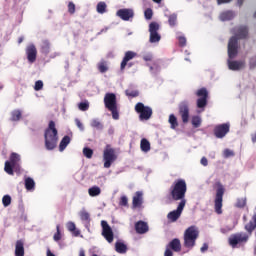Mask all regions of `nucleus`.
Listing matches in <instances>:
<instances>
[{"label":"nucleus","mask_w":256,"mask_h":256,"mask_svg":"<svg viewBox=\"0 0 256 256\" xmlns=\"http://www.w3.org/2000/svg\"><path fill=\"white\" fill-rule=\"evenodd\" d=\"M249 33L246 26L236 27L234 29V36L228 42V60L227 66L230 71H241L245 69V60H233L237 57V41L238 39H245Z\"/></svg>","instance_id":"nucleus-1"},{"label":"nucleus","mask_w":256,"mask_h":256,"mask_svg":"<svg viewBox=\"0 0 256 256\" xmlns=\"http://www.w3.org/2000/svg\"><path fill=\"white\" fill-rule=\"evenodd\" d=\"M45 147L48 151H53L57 147V128H55V122L50 121L48 129L45 132Z\"/></svg>","instance_id":"nucleus-2"},{"label":"nucleus","mask_w":256,"mask_h":256,"mask_svg":"<svg viewBox=\"0 0 256 256\" xmlns=\"http://www.w3.org/2000/svg\"><path fill=\"white\" fill-rule=\"evenodd\" d=\"M198 238L199 228L197 226L188 227L184 232V247L193 249Z\"/></svg>","instance_id":"nucleus-3"},{"label":"nucleus","mask_w":256,"mask_h":256,"mask_svg":"<svg viewBox=\"0 0 256 256\" xmlns=\"http://www.w3.org/2000/svg\"><path fill=\"white\" fill-rule=\"evenodd\" d=\"M185 193H187V183L183 179L174 182L171 190L172 198L175 201L185 200Z\"/></svg>","instance_id":"nucleus-4"},{"label":"nucleus","mask_w":256,"mask_h":256,"mask_svg":"<svg viewBox=\"0 0 256 256\" xmlns=\"http://www.w3.org/2000/svg\"><path fill=\"white\" fill-rule=\"evenodd\" d=\"M104 104L106 109L112 113V119L119 120V110H117V96L114 93H106L104 96Z\"/></svg>","instance_id":"nucleus-5"},{"label":"nucleus","mask_w":256,"mask_h":256,"mask_svg":"<svg viewBox=\"0 0 256 256\" xmlns=\"http://www.w3.org/2000/svg\"><path fill=\"white\" fill-rule=\"evenodd\" d=\"M228 241L229 245H231L233 249H236L237 247H241V245H245V243L249 241V234L245 232L232 234Z\"/></svg>","instance_id":"nucleus-6"},{"label":"nucleus","mask_w":256,"mask_h":256,"mask_svg":"<svg viewBox=\"0 0 256 256\" xmlns=\"http://www.w3.org/2000/svg\"><path fill=\"white\" fill-rule=\"evenodd\" d=\"M223 195H225V187L220 182L216 183L215 211L218 215L223 213Z\"/></svg>","instance_id":"nucleus-7"},{"label":"nucleus","mask_w":256,"mask_h":256,"mask_svg":"<svg viewBox=\"0 0 256 256\" xmlns=\"http://www.w3.org/2000/svg\"><path fill=\"white\" fill-rule=\"evenodd\" d=\"M19 163H21V155L15 152L11 153L10 160L5 162L4 171L8 175H13V169H17Z\"/></svg>","instance_id":"nucleus-8"},{"label":"nucleus","mask_w":256,"mask_h":256,"mask_svg":"<svg viewBox=\"0 0 256 256\" xmlns=\"http://www.w3.org/2000/svg\"><path fill=\"white\" fill-rule=\"evenodd\" d=\"M135 111L139 114L140 121H149L153 115V110L151 107L145 106V104L141 102H138L135 105Z\"/></svg>","instance_id":"nucleus-9"},{"label":"nucleus","mask_w":256,"mask_h":256,"mask_svg":"<svg viewBox=\"0 0 256 256\" xmlns=\"http://www.w3.org/2000/svg\"><path fill=\"white\" fill-rule=\"evenodd\" d=\"M103 161L105 169H109L117 161V154L110 146H107L103 152Z\"/></svg>","instance_id":"nucleus-10"},{"label":"nucleus","mask_w":256,"mask_h":256,"mask_svg":"<svg viewBox=\"0 0 256 256\" xmlns=\"http://www.w3.org/2000/svg\"><path fill=\"white\" fill-rule=\"evenodd\" d=\"M150 43H159L161 41V34H159V24L152 22L149 25Z\"/></svg>","instance_id":"nucleus-11"},{"label":"nucleus","mask_w":256,"mask_h":256,"mask_svg":"<svg viewBox=\"0 0 256 256\" xmlns=\"http://www.w3.org/2000/svg\"><path fill=\"white\" fill-rule=\"evenodd\" d=\"M187 201L186 200H181L180 203L178 204V207L176 210L171 211L168 213L167 218L169 221H172V223H175L179 217H181V214L183 213V209H185Z\"/></svg>","instance_id":"nucleus-12"},{"label":"nucleus","mask_w":256,"mask_h":256,"mask_svg":"<svg viewBox=\"0 0 256 256\" xmlns=\"http://www.w3.org/2000/svg\"><path fill=\"white\" fill-rule=\"evenodd\" d=\"M197 97H200L197 100V107L198 109H205V107H207V97L209 95V92H207L206 88H201L199 90H197L196 92Z\"/></svg>","instance_id":"nucleus-13"},{"label":"nucleus","mask_w":256,"mask_h":256,"mask_svg":"<svg viewBox=\"0 0 256 256\" xmlns=\"http://www.w3.org/2000/svg\"><path fill=\"white\" fill-rule=\"evenodd\" d=\"M101 227H102V236L108 243H113L114 235H113V229H111V226H109V223L107 221L102 220L101 221Z\"/></svg>","instance_id":"nucleus-14"},{"label":"nucleus","mask_w":256,"mask_h":256,"mask_svg":"<svg viewBox=\"0 0 256 256\" xmlns=\"http://www.w3.org/2000/svg\"><path fill=\"white\" fill-rule=\"evenodd\" d=\"M231 128V124L224 123L215 126L214 128V135L217 137V139H223L229 133V129Z\"/></svg>","instance_id":"nucleus-15"},{"label":"nucleus","mask_w":256,"mask_h":256,"mask_svg":"<svg viewBox=\"0 0 256 256\" xmlns=\"http://www.w3.org/2000/svg\"><path fill=\"white\" fill-rule=\"evenodd\" d=\"M25 52L28 62L35 63L37 61V48L33 44H29Z\"/></svg>","instance_id":"nucleus-16"},{"label":"nucleus","mask_w":256,"mask_h":256,"mask_svg":"<svg viewBox=\"0 0 256 256\" xmlns=\"http://www.w3.org/2000/svg\"><path fill=\"white\" fill-rule=\"evenodd\" d=\"M117 17L122 19V21H129V19H133L135 13L133 12V9H120L116 13Z\"/></svg>","instance_id":"nucleus-17"},{"label":"nucleus","mask_w":256,"mask_h":256,"mask_svg":"<svg viewBox=\"0 0 256 256\" xmlns=\"http://www.w3.org/2000/svg\"><path fill=\"white\" fill-rule=\"evenodd\" d=\"M179 113L182 117L183 123H189V106L183 102L179 106Z\"/></svg>","instance_id":"nucleus-18"},{"label":"nucleus","mask_w":256,"mask_h":256,"mask_svg":"<svg viewBox=\"0 0 256 256\" xmlns=\"http://www.w3.org/2000/svg\"><path fill=\"white\" fill-rule=\"evenodd\" d=\"M143 205V192L137 191L132 199V207L134 209H141Z\"/></svg>","instance_id":"nucleus-19"},{"label":"nucleus","mask_w":256,"mask_h":256,"mask_svg":"<svg viewBox=\"0 0 256 256\" xmlns=\"http://www.w3.org/2000/svg\"><path fill=\"white\" fill-rule=\"evenodd\" d=\"M135 57H137V53L133 52V51H127L125 53V56L121 62V69H125V67H127V63H129V61H131V59H135Z\"/></svg>","instance_id":"nucleus-20"},{"label":"nucleus","mask_w":256,"mask_h":256,"mask_svg":"<svg viewBox=\"0 0 256 256\" xmlns=\"http://www.w3.org/2000/svg\"><path fill=\"white\" fill-rule=\"evenodd\" d=\"M135 230L140 235H143V234L147 233V231H149V225H147V223L144 221H138L135 224Z\"/></svg>","instance_id":"nucleus-21"},{"label":"nucleus","mask_w":256,"mask_h":256,"mask_svg":"<svg viewBox=\"0 0 256 256\" xmlns=\"http://www.w3.org/2000/svg\"><path fill=\"white\" fill-rule=\"evenodd\" d=\"M15 256H25V244L23 240H18L15 244Z\"/></svg>","instance_id":"nucleus-22"},{"label":"nucleus","mask_w":256,"mask_h":256,"mask_svg":"<svg viewBox=\"0 0 256 256\" xmlns=\"http://www.w3.org/2000/svg\"><path fill=\"white\" fill-rule=\"evenodd\" d=\"M235 12L232 10H226L220 13L219 19L220 21H231V19H234Z\"/></svg>","instance_id":"nucleus-23"},{"label":"nucleus","mask_w":256,"mask_h":256,"mask_svg":"<svg viewBox=\"0 0 256 256\" xmlns=\"http://www.w3.org/2000/svg\"><path fill=\"white\" fill-rule=\"evenodd\" d=\"M140 149L143 153H149L151 151V143L149 140L143 138L140 142Z\"/></svg>","instance_id":"nucleus-24"},{"label":"nucleus","mask_w":256,"mask_h":256,"mask_svg":"<svg viewBox=\"0 0 256 256\" xmlns=\"http://www.w3.org/2000/svg\"><path fill=\"white\" fill-rule=\"evenodd\" d=\"M69 143H71V137L69 136H64L62 138V140L60 141V144H59V151L61 153H63V150L64 149H67V146L69 145Z\"/></svg>","instance_id":"nucleus-25"},{"label":"nucleus","mask_w":256,"mask_h":256,"mask_svg":"<svg viewBox=\"0 0 256 256\" xmlns=\"http://www.w3.org/2000/svg\"><path fill=\"white\" fill-rule=\"evenodd\" d=\"M79 217H80L81 221H83L84 223L91 222V215L85 209L80 210Z\"/></svg>","instance_id":"nucleus-26"},{"label":"nucleus","mask_w":256,"mask_h":256,"mask_svg":"<svg viewBox=\"0 0 256 256\" xmlns=\"http://www.w3.org/2000/svg\"><path fill=\"white\" fill-rule=\"evenodd\" d=\"M169 247L173 249V251H175L176 253H179V251H181V241L179 239H173L170 243H169Z\"/></svg>","instance_id":"nucleus-27"},{"label":"nucleus","mask_w":256,"mask_h":256,"mask_svg":"<svg viewBox=\"0 0 256 256\" xmlns=\"http://www.w3.org/2000/svg\"><path fill=\"white\" fill-rule=\"evenodd\" d=\"M96 11L99 15H105L107 13V3L101 1L96 5Z\"/></svg>","instance_id":"nucleus-28"},{"label":"nucleus","mask_w":256,"mask_h":256,"mask_svg":"<svg viewBox=\"0 0 256 256\" xmlns=\"http://www.w3.org/2000/svg\"><path fill=\"white\" fill-rule=\"evenodd\" d=\"M22 115H23V112H21V110H19V109L13 110L10 114V120L11 121H21Z\"/></svg>","instance_id":"nucleus-29"},{"label":"nucleus","mask_w":256,"mask_h":256,"mask_svg":"<svg viewBox=\"0 0 256 256\" xmlns=\"http://www.w3.org/2000/svg\"><path fill=\"white\" fill-rule=\"evenodd\" d=\"M25 187L27 191H35V180L31 177L25 178Z\"/></svg>","instance_id":"nucleus-30"},{"label":"nucleus","mask_w":256,"mask_h":256,"mask_svg":"<svg viewBox=\"0 0 256 256\" xmlns=\"http://www.w3.org/2000/svg\"><path fill=\"white\" fill-rule=\"evenodd\" d=\"M255 227H256V214L253 215L252 221H250L249 224L245 226V229L246 231H248L249 235H251Z\"/></svg>","instance_id":"nucleus-31"},{"label":"nucleus","mask_w":256,"mask_h":256,"mask_svg":"<svg viewBox=\"0 0 256 256\" xmlns=\"http://www.w3.org/2000/svg\"><path fill=\"white\" fill-rule=\"evenodd\" d=\"M115 250L117 253L124 254L127 253V245L123 242H116Z\"/></svg>","instance_id":"nucleus-32"},{"label":"nucleus","mask_w":256,"mask_h":256,"mask_svg":"<svg viewBox=\"0 0 256 256\" xmlns=\"http://www.w3.org/2000/svg\"><path fill=\"white\" fill-rule=\"evenodd\" d=\"M88 194L90 197H99V195H101V188L98 186H93L88 189Z\"/></svg>","instance_id":"nucleus-33"},{"label":"nucleus","mask_w":256,"mask_h":256,"mask_svg":"<svg viewBox=\"0 0 256 256\" xmlns=\"http://www.w3.org/2000/svg\"><path fill=\"white\" fill-rule=\"evenodd\" d=\"M169 123L171 125V129H175L179 126V123L177 122V117H175L173 114L169 116Z\"/></svg>","instance_id":"nucleus-34"},{"label":"nucleus","mask_w":256,"mask_h":256,"mask_svg":"<svg viewBox=\"0 0 256 256\" xmlns=\"http://www.w3.org/2000/svg\"><path fill=\"white\" fill-rule=\"evenodd\" d=\"M168 23L170 27H175L177 25V14H171L168 16Z\"/></svg>","instance_id":"nucleus-35"},{"label":"nucleus","mask_w":256,"mask_h":256,"mask_svg":"<svg viewBox=\"0 0 256 256\" xmlns=\"http://www.w3.org/2000/svg\"><path fill=\"white\" fill-rule=\"evenodd\" d=\"M201 117L200 116H193L192 117V125L193 127L197 128V127H201Z\"/></svg>","instance_id":"nucleus-36"},{"label":"nucleus","mask_w":256,"mask_h":256,"mask_svg":"<svg viewBox=\"0 0 256 256\" xmlns=\"http://www.w3.org/2000/svg\"><path fill=\"white\" fill-rule=\"evenodd\" d=\"M94 129H103V124L98 119H93L90 123Z\"/></svg>","instance_id":"nucleus-37"},{"label":"nucleus","mask_w":256,"mask_h":256,"mask_svg":"<svg viewBox=\"0 0 256 256\" xmlns=\"http://www.w3.org/2000/svg\"><path fill=\"white\" fill-rule=\"evenodd\" d=\"M247 205V199L246 198H238L236 201V207L238 208H243Z\"/></svg>","instance_id":"nucleus-38"},{"label":"nucleus","mask_w":256,"mask_h":256,"mask_svg":"<svg viewBox=\"0 0 256 256\" xmlns=\"http://www.w3.org/2000/svg\"><path fill=\"white\" fill-rule=\"evenodd\" d=\"M2 204L4 207H9L11 205V196L10 195H4L2 198Z\"/></svg>","instance_id":"nucleus-39"},{"label":"nucleus","mask_w":256,"mask_h":256,"mask_svg":"<svg viewBox=\"0 0 256 256\" xmlns=\"http://www.w3.org/2000/svg\"><path fill=\"white\" fill-rule=\"evenodd\" d=\"M50 49H51V46H50L49 42L44 41L43 44H42V53L47 55V53H49Z\"/></svg>","instance_id":"nucleus-40"},{"label":"nucleus","mask_w":256,"mask_h":256,"mask_svg":"<svg viewBox=\"0 0 256 256\" xmlns=\"http://www.w3.org/2000/svg\"><path fill=\"white\" fill-rule=\"evenodd\" d=\"M98 69H99L100 73H107L109 67H107V63H105V62H100V63L98 64Z\"/></svg>","instance_id":"nucleus-41"},{"label":"nucleus","mask_w":256,"mask_h":256,"mask_svg":"<svg viewBox=\"0 0 256 256\" xmlns=\"http://www.w3.org/2000/svg\"><path fill=\"white\" fill-rule=\"evenodd\" d=\"M78 108L80 111H87L89 109V102L84 101L78 104Z\"/></svg>","instance_id":"nucleus-42"},{"label":"nucleus","mask_w":256,"mask_h":256,"mask_svg":"<svg viewBox=\"0 0 256 256\" xmlns=\"http://www.w3.org/2000/svg\"><path fill=\"white\" fill-rule=\"evenodd\" d=\"M83 155L86 156L87 159H91L93 157V149L91 148H84Z\"/></svg>","instance_id":"nucleus-43"},{"label":"nucleus","mask_w":256,"mask_h":256,"mask_svg":"<svg viewBox=\"0 0 256 256\" xmlns=\"http://www.w3.org/2000/svg\"><path fill=\"white\" fill-rule=\"evenodd\" d=\"M53 239L54 241H61V230L59 225L56 226V233L54 234Z\"/></svg>","instance_id":"nucleus-44"},{"label":"nucleus","mask_w":256,"mask_h":256,"mask_svg":"<svg viewBox=\"0 0 256 256\" xmlns=\"http://www.w3.org/2000/svg\"><path fill=\"white\" fill-rule=\"evenodd\" d=\"M75 11H76L75 3L69 2V3H68V13H69L70 15H75Z\"/></svg>","instance_id":"nucleus-45"},{"label":"nucleus","mask_w":256,"mask_h":256,"mask_svg":"<svg viewBox=\"0 0 256 256\" xmlns=\"http://www.w3.org/2000/svg\"><path fill=\"white\" fill-rule=\"evenodd\" d=\"M145 19L148 21L153 18V10L151 8H148L144 11Z\"/></svg>","instance_id":"nucleus-46"},{"label":"nucleus","mask_w":256,"mask_h":256,"mask_svg":"<svg viewBox=\"0 0 256 256\" xmlns=\"http://www.w3.org/2000/svg\"><path fill=\"white\" fill-rule=\"evenodd\" d=\"M119 205H121V207H127L129 205V199L127 198V196H122L120 198Z\"/></svg>","instance_id":"nucleus-47"},{"label":"nucleus","mask_w":256,"mask_h":256,"mask_svg":"<svg viewBox=\"0 0 256 256\" xmlns=\"http://www.w3.org/2000/svg\"><path fill=\"white\" fill-rule=\"evenodd\" d=\"M41 89H43V81L38 80V81L35 82L34 90L35 91H41Z\"/></svg>","instance_id":"nucleus-48"},{"label":"nucleus","mask_w":256,"mask_h":256,"mask_svg":"<svg viewBox=\"0 0 256 256\" xmlns=\"http://www.w3.org/2000/svg\"><path fill=\"white\" fill-rule=\"evenodd\" d=\"M223 155H224V157L227 159V158H229V157H233V155H235V153H234L233 150H231V149H225V150L223 151Z\"/></svg>","instance_id":"nucleus-49"},{"label":"nucleus","mask_w":256,"mask_h":256,"mask_svg":"<svg viewBox=\"0 0 256 256\" xmlns=\"http://www.w3.org/2000/svg\"><path fill=\"white\" fill-rule=\"evenodd\" d=\"M66 227H67L68 231H70V233H72V231H75V229H77V227L75 226V224L73 222H68L66 224Z\"/></svg>","instance_id":"nucleus-50"},{"label":"nucleus","mask_w":256,"mask_h":256,"mask_svg":"<svg viewBox=\"0 0 256 256\" xmlns=\"http://www.w3.org/2000/svg\"><path fill=\"white\" fill-rule=\"evenodd\" d=\"M126 95L128 97H137L139 95V92L138 91H130V90H126Z\"/></svg>","instance_id":"nucleus-51"},{"label":"nucleus","mask_w":256,"mask_h":256,"mask_svg":"<svg viewBox=\"0 0 256 256\" xmlns=\"http://www.w3.org/2000/svg\"><path fill=\"white\" fill-rule=\"evenodd\" d=\"M178 40H179V45H181V47H185V45H187V39L184 36L178 37Z\"/></svg>","instance_id":"nucleus-52"},{"label":"nucleus","mask_w":256,"mask_h":256,"mask_svg":"<svg viewBox=\"0 0 256 256\" xmlns=\"http://www.w3.org/2000/svg\"><path fill=\"white\" fill-rule=\"evenodd\" d=\"M249 67H250V69H255L256 68V56H254L250 59Z\"/></svg>","instance_id":"nucleus-53"},{"label":"nucleus","mask_w":256,"mask_h":256,"mask_svg":"<svg viewBox=\"0 0 256 256\" xmlns=\"http://www.w3.org/2000/svg\"><path fill=\"white\" fill-rule=\"evenodd\" d=\"M75 123L80 131H85V127L83 126V123H81V120L76 118Z\"/></svg>","instance_id":"nucleus-54"},{"label":"nucleus","mask_w":256,"mask_h":256,"mask_svg":"<svg viewBox=\"0 0 256 256\" xmlns=\"http://www.w3.org/2000/svg\"><path fill=\"white\" fill-rule=\"evenodd\" d=\"M200 163L203 165V167H207L209 165V161L205 157L201 158Z\"/></svg>","instance_id":"nucleus-55"},{"label":"nucleus","mask_w":256,"mask_h":256,"mask_svg":"<svg viewBox=\"0 0 256 256\" xmlns=\"http://www.w3.org/2000/svg\"><path fill=\"white\" fill-rule=\"evenodd\" d=\"M144 61H151L153 59L152 54H146L143 56Z\"/></svg>","instance_id":"nucleus-56"},{"label":"nucleus","mask_w":256,"mask_h":256,"mask_svg":"<svg viewBox=\"0 0 256 256\" xmlns=\"http://www.w3.org/2000/svg\"><path fill=\"white\" fill-rule=\"evenodd\" d=\"M209 249V245L207 243H204L203 246L200 248L201 253H205Z\"/></svg>","instance_id":"nucleus-57"},{"label":"nucleus","mask_w":256,"mask_h":256,"mask_svg":"<svg viewBox=\"0 0 256 256\" xmlns=\"http://www.w3.org/2000/svg\"><path fill=\"white\" fill-rule=\"evenodd\" d=\"M164 256H173V251H171V249L167 248L164 253Z\"/></svg>","instance_id":"nucleus-58"},{"label":"nucleus","mask_w":256,"mask_h":256,"mask_svg":"<svg viewBox=\"0 0 256 256\" xmlns=\"http://www.w3.org/2000/svg\"><path fill=\"white\" fill-rule=\"evenodd\" d=\"M232 0H217V5H223V3H231Z\"/></svg>","instance_id":"nucleus-59"},{"label":"nucleus","mask_w":256,"mask_h":256,"mask_svg":"<svg viewBox=\"0 0 256 256\" xmlns=\"http://www.w3.org/2000/svg\"><path fill=\"white\" fill-rule=\"evenodd\" d=\"M74 237H79V235H81V231L77 230V228H75V230L72 231Z\"/></svg>","instance_id":"nucleus-60"},{"label":"nucleus","mask_w":256,"mask_h":256,"mask_svg":"<svg viewBox=\"0 0 256 256\" xmlns=\"http://www.w3.org/2000/svg\"><path fill=\"white\" fill-rule=\"evenodd\" d=\"M79 256H85V250L84 249H80Z\"/></svg>","instance_id":"nucleus-61"},{"label":"nucleus","mask_w":256,"mask_h":256,"mask_svg":"<svg viewBox=\"0 0 256 256\" xmlns=\"http://www.w3.org/2000/svg\"><path fill=\"white\" fill-rule=\"evenodd\" d=\"M243 1H244V0H238V1H237V5H238L239 7H241V5H243Z\"/></svg>","instance_id":"nucleus-62"},{"label":"nucleus","mask_w":256,"mask_h":256,"mask_svg":"<svg viewBox=\"0 0 256 256\" xmlns=\"http://www.w3.org/2000/svg\"><path fill=\"white\" fill-rule=\"evenodd\" d=\"M252 141H253V143L256 142V134L252 135Z\"/></svg>","instance_id":"nucleus-63"},{"label":"nucleus","mask_w":256,"mask_h":256,"mask_svg":"<svg viewBox=\"0 0 256 256\" xmlns=\"http://www.w3.org/2000/svg\"><path fill=\"white\" fill-rule=\"evenodd\" d=\"M18 43H19V44L23 43V37H20V38L18 39Z\"/></svg>","instance_id":"nucleus-64"}]
</instances>
